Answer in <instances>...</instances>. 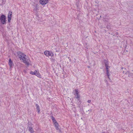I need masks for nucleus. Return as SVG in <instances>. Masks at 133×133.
<instances>
[{
    "label": "nucleus",
    "instance_id": "nucleus-10",
    "mask_svg": "<svg viewBox=\"0 0 133 133\" xmlns=\"http://www.w3.org/2000/svg\"><path fill=\"white\" fill-rule=\"evenodd\" d=\"M36 106L37 110V111H38V113H39L40 111L39 106L37 104H36Z\"/></svg>",
    "mask_w": 133,
    "mask_h": 133
},
{
    "label": "nucleus",
    "instance_id": "nucleus-16",
    "mask_svg": "<svg viewBox=\"0 0 133 133\" xmlns=\"http://www.w3.org/2000/svg\"><path fill=\"white\" fill-rule=\"evenodd\" d=\"M35 72L31 71L30 73V74L32 75H35Z\"/></svg>",
    "mask_w": 133,
    "mask_h": 133
},
{
    "label": "nucleus",
    "instance_id": "nucleus-8",
    "mask_svg": "<svg viewBox=\"0 0 133 133\" xmlns=\"http://www.w3.org/2000/svg\"><path fill=\"white\" fill-rule=\"evenodd\" d=\"M28 130L30 132V133H33L34 132V131L33 130L32 128L31 127H29L28 128Z\"/></svg>",
    "mask_w": 133,
    "mask_h": 133
},
{
    "label": "nucleus",
    "instance_id": "nucleus-20",
    "mask_svg": "<svg viewBox=\"0 0 133 133\" xmlns=\"http://www.w3.org/2000/svg\"><path fill=\"white\" fill-rule=\"evenodd\" d=\"M88 111H91V110L90 109V110H89Z\"/></svg>",
    "mask_w": 133,
    "mask_h": 133
},
{
    "label": "nucleus",
    "instance_id": "nucleus-19",
    "mask_svg": "<svg viewBox=\"0 0 133 133\" xmlns=\"http://www.w3.org/2000/svg\"><path fill=\"white\" fill-rule=\"evenodd\" d=\"M91 102V100H89L88 101V103H90Z\"/></svg>",
    "mask_w": 133,
    "mask_h": 133
},
{
    "label": "nucleus",
    "instance_id": "nucleus-1",
    "mask_svg": "<svg viewBox=\"0 0 133 133\" xmlns=\"http://www.w3.org/2000/svg\"><path fill=\"white\" fill-rule=\"evenodd\" d=\"M17 54L19 58H20L21 61H22L28 66L31 65V63L30 62V60L28 59L27 56L20 52H17Z\"/></svg>",
    "mask_w": 133,
    "mask_h": 133
},
{
    "label": "nucleus",
    "instance_id": "nucleus-4",
    "mask_svg": "<svg viewBox=\"0 0 133 133\" xmlns=\"http://www.w3.org/2000/svg\"><path fill=\"white\" fill-rule=\"evenodd\" d=\"M49 0H40L39 3L42 5H44L48 3Z\"/></svg>",
    "mask_w": 133,
    "mask_h": 133
},
{
    "label": "nucleus",
    "instance_id": "nucleus-12",
    "mask_svg": "<svg viewBox=\"0 0 133 133\" xmlns=\"http://www.w3.org/2000/svg\"><path fill=\"white\" fill-rule=\"evenodd\" d=\"M107 74L108 76V77L109 79L110 78L109 77V76L110 75V73L109 72V70L107 71Z\"/></svg>",
    "mask_w": 133,
    "mask_h": 133
},
{
    "label": "nucleus",
    "instance_id": "nucleus-9",
    "mask_svg": "<svg viewBox=\"0 0 133 133\" xmlns=\"http://www.w3.org/2000/svg\"><path fill=\"white\" fill-rule=\"evenodd\" d=\"M9 64L10 66V68H11L12 66L13 63L12 61H11L10 59H9Z\"/></svg>",
    "mask_w": 133,
    "mask_h": 133
},
{
    "label": "nucleus",
    "instance_id": "nucleus-2",
    "mask_svg": "<svg viewBox=\"0 0 133 133\" xmlns=\"http://www.w3.org/2000/svg\"><path fill=\"white\" fill-rule=\"evenodd\" d=\"M6 18L5 16L3 15H1L0 17V20L1 23L3 24H6Z\"/></svg>",
    "mask_w": 133,
    "mask_h": 133
},
{
    "label": "nucleus",
    "instance_id": "nucleus-18",
    "mask_svg": "<svg viewBox=\"0 0 133 133\" xmlns=\"http://www.w3.org/2000/svg\"><path fill=\"white\" fill-rule=\"evenodd\" d=\"M127 72H126L125 71H123V74H127Z\"/></svg>",
    "mask_w": 133,
    "mask_h": 133
},
{
    "label": "nucleus",
    "instance_id": "nucleus-7",
    "mask_svg": "<svg viewBox=\"0 0 133 133\" xmlns=\"http://www.w3.org/2000/svg\"><path fill=\"white\" fill-rule=\"evenodd\" d=\"M55 126V127L56 129L57 130H59L58 128V123L56 122L54 123Z\"/></svg>",
    "mask_w": 133,
    "mask_h": 133
},
{
    "label": "nucleus",
    "instance_id": "nucleus-6",
    "mask_svg": "<svg viewBox=\"0 0 133 133\" xmlns=\"http://www.w3.org/2000/svg\"><path fill=\"white\" fill-rule=\"evenodd\" d=\"M35 75L37 77L41 78V75L39 73V72L38 70H36L35 71Z\"/></svg>",
    "mask_w": 133,
    "mask_h": 133
},
{
    "label": "nucleus",
    "instance_id": "nucleus-14",
    "mask_svg": "<svg viewBox=\"0 0 133 133\" xmlns=\"http://www.w3.org/2000/svg\"><path fill=\"white\" fill-rule=\"evenodd\" d=\"M105 66L106 67V69L107 70V71L108 70V66L107 64V63H105Z\"/></svg>",
    "mask_w": 133,
    "mask_h": 133
},
{
    "label": "nucleus",
    "instance_id": "nucleus-15",
    "mask_svg": "<svg viewBox=\"0 0 133 133\" xmlns=\"http://www.w3.org/2000/svg\"><path fill=\"white\" fill-rule=\"evenodd\" d=\"M77 97L76 98L78 99L79 100V98L80 97V95L78 94L76 95Z\"/></svg>",
    "mask_w": 133,
    "mask_h": 133
},
{
    "label": "nucleus",
    "instance_id": "nucleus-5",
    "mask_svg": "<svg viewBox=\"0 0 133 133\" xmlns=\"http://www.w3.org/2000/svg\"><path fill=\"white\" fill-rule=\"evenodd\" d=\"M12 15V12L11 11H9V14L8 15V21L9 22H10V20L11 19V16Z\"/></svg>",
    "mask_w": 133,
    "mask_h": 133
},
{
    "label": "nucleus",
    "instance_id": "nucleus-21",
    "mask_svg": "<svg viewBox=\"0 0 133 133\" xmlns=\"http://www.w3.org/2000/svg\"><path fill=\"white\" fill-rule=\"evenodd\" d=\"M52 60L53 61H54V59H52Z\"/></svg>",
    "mask_w": 133,
    "mask_h": 133
},
{
    "label": "nucleus",
    "instance_id": "nucleus-17",
    "mask_svg": "<svg viewBox=\"0 0 133 133\" xmlns=\"http://www.w3.org/2000/svg\"><path fill=\"white\" fill-rule=\"evenodd\" d=\"M75 91L76 95L78 94L79 92L77 89H75Z\"/></svg>",
    "mask_w": 133,
    "mask_h": 133
},
{
    "label": "nucleus",
    "instance_id": "nucleus-11",
    "mask_svg": "<svg viewBox=\"0 0 133 133\" xmlns=\"http://www.w3.org/2000/svg\"><path fill=\"white\" fill-rule=\"evenodd\" d=\"M39 5L38 4H37L35 5V10L36 11L39 10Z\"/></svg>",
    "mask_w": 133,
    "mask_h": 133
},
{
    "label": "nucleus",
    "instance_id": "nucleus-13",
    "mask_svg": "<svg viewBox=\"0 0 133 133\" xmlns=\"http://www.w3.org/2000/svg\"><path fill=\"white\" fill-rule=\"evenodd\" d=\"M51 119H52V121H53L54 123L55 122H57L56 121V120L55 118L54 117H51Z\"/></svg>",
    "mask_w": 133,
    "mask_h": 133
},
{
    "label": "nucleus",
    "instance_id": "nucleus-22",
    "mask_svg": "<svg viewBox=\"0 0 133 133\" xmlns=\"http://www.w3.org/2000/svg\"><path fill=\"white\" fill-rule=\"evenodd\" d=\"M88 68H90V66H88Z\"/></svg>",
    "mask_w": 133,
    "mask_h": 133
},
{
    "label": "nucleus",
    "instance_id": "nucleus-3",
    "mask_svg": "<svg viewBox=\"0 0 133 133\" xmlns=\"http://www.w3.org/2000/svg\"><path fill=\"white\" fill-rule=\"evenodd\" d=\"M44 54L45 55L47 56H53L54 55L53 53L48 51H45Z\"/></svg>",
    "mask_w": 133,
    "mask_h": 133
}]
</instances>
